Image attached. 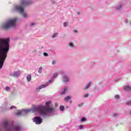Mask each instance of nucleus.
<instances>
[{
	"label": "nucleus",
	"instance_id": "obj_1",
	"mask_svg": "<svg viewBox=\"0 0 131 131\" xmlns=\"http://www.w3.org/2000/svg\"><path fill=\"white\" fill-rule=\"evenodd\" d=\"M10 38L0 39V69L3 68L10 50Z\"/></svg>",
	"mask_w": 131,
	"mask_h": 131
},
{
	"label": "nucleus",
	"instance_id": "obj_2",
	"mask_svg": "<svg viewBox=\"0 0 131 131\" xmlns=\"http://www.w3.org/2000/svg\"><path fill=\"white\" fill-rule=\"evenodd\" d=\"M51 103L52 101H51L46 102V106L41 105L36 106L34 105L32 106L31 109L27 110L26 112L27 113H29V112H32V113H33V112H39L41 115H47L48 113H51V112H53L54 110H55V108L53 107H50V105H51Z\"/></svg>",
	"mask_w": 131,
	"mask_h": 131
},
{
	"label": "nucleus",
	"instance_id": "obj_3",
	"mask_svg": "<svg viewBox=\"0 0 131 131\" xmlns=\"http://www.w3.org/2000/svg\"><path fill=\"white\" fill-rule=\"evenodd\" d=\"M16 22H17V18L9 19L5 24L2 25V28L7 30L9 28L15 27L16 26Z\"/></svg>",
	"mask_w": 131,
	"mask_h": 131
},
{
	"label": "nucleus",
	"instance_id": "obj_4",
	"mask_svg": "<svg viewBox=\"0 0 131 131\" xmlns=\"http://www.w3.org/2000/svg\"><path fill=\"white\" fill-rule=\"evenodd\" d=\"M20 6H16V9L17 11H18L20 14H22L23 12H24V9H23V7H25V6H28V5H30L31 3L29 0H21L20 1Z\"/></svg>",
	"mask_w": 131,
	"mask_h": 131
},
{
	"label": "nucleus",
	"instance_id": "obj_5",
	"mask_svg": "<svg viewBox=\"0 0 131 131\" xmlns=\"http://www.w3.org/2000/svg\"><path fill=\"white\" fill-rule=\"evenodd\" d=\"M3 124L7 131H20L21 129V127L19 125L16 126L12 128H10L9 123H8V121H4Z\"/></svg>",
	"mask_w": 131,
	"mask_h": 131
},
{
	"label": "nucleus",
	"instance_id": "obj_6",
	"mask_svg": "<svg viewBox=\"0 0 131 131\" xmlns=\"http://www.w3.org/2000/svg\"><path fill=\"white\" fill-rule=\"evenodd\" d=\"M33 122H35L36 124H41L42 123V119L40 117H35L33 119Z\"/></svg>",
	"mask_w": 131,
	"mask_h": 131
},
{
	"label": "nucleus",
	"instance_id": "obj_7",
	"mask_svg": "<svg viewBox=\"0 0 131 131\" xmlns=\"http://www.w3.org/2000/svg\"><path fill=\"white\" fill-rule=\"evenodd\" d=\"M47 86H48V83L41 85L39 86L38 88L37 89L36 91L37 92H38V90H41V89H43Z\"/></svg>",
	"mask_w": 131,
	"mask_h": 131
},
{
	"label": "nucleus",
	"instance_id": "obj_8",
	"mask_svg": "<svg viewBox=\"0 0 131 131\" xmlns=\"http://www.w3.org/2000/svg\"><path fill=\"white\" fill-rule=\"evenodd\" d=\"M20 75V72H14L12 74V76L17 77Z\"/></svg>",
	"mask_w": 131,
	"mask_h": 131
},
{
	"label": "nucleus",
	"instance_id": "obj_9",
	"mask_svg": "<svg viewBox=\"0 0 131 131\" xmlns=\"http://www.w3.org/2000/svg\"><path fill=\"white\" fill-rule=\"evenodd\" d=\"M71 98H72L71 96H69L64 98V101H66V102H68V101L69 100H70V99H71Z\"/></svg>",
	"mask_w": 131,
	"mask_h": 131
},
{
	"label": "nucleus",
	"instance_id": "obj_10",
	"mask_svg": "<svg viewBox=\"0 0 131 131\" xmlns=\"http://www.w3.org/2000/svg\"><path fill=\"white\" fill-rule=\"evenodd\" d=\"M63 81L64 82H67V81H69V79L66 76H64Z\"/></svg>",
	"mask_w": 131,
	"mask_h": 131
},
{
	"label": "nucleus",
	"instance_id": "obj_11",
	"mask_svg": "<svg viewBox=\"0 0 131 131\" xmlns=\"http://www.w3.org/2000/svg\"><path fill=\"white\" fill-rule=\"evenodd\" d=\"M27 79L28 81H30L31 80V75H28L27 76Z\"/></svg>",
	"mask_w": 131,
	"mask_h": 131
},
{
	"label": "nucleus",
	"instance_id": "obj_12",
	"mask_svg": "<svg viewBox=\"0 0 131 131\" xmlns=\"http://www.w3.org/2000/svg\"><path fill=\"white\" fill-rule=\"evenodd\" d=\"M91 83H92V82H89L88 83V84L86 85L85 88H84V90H88L89 88H90V85H91Z\"/></svg>",
	"mask_w": 131,
	"mask_h": 131
},
{
	"label": "nucleus",
	"instance_id": "obj_13",
	"mask_svg": "<svg viewBox=\"0 0 131 131\" xmlns=\"http://www.w3.org/2000/svg\"><path fill=\"white\" fill-rule=\"evenodd\" d=\"M67 91V87H65L63 89V91L61 92V95H65V93H66Z\"/></svg>",
	"mask_w": 131,
	"mask_h": 131
},
{
	"label": "nucleus",
	"instance_id": "obj_14",
	"mask_svg": "<svg viewBox=\"0 0 131 131\" xmlns=\"http://www.w3.org/2000/svg\"><path fill=\"white\" fill-rule=\"evenodd\" d=\"M124 90L126 91H129L130 90H131V88L128 86H126L124 87Z\"/></svg>",
	"mask_w": 131,
	"mask_h": 131
},
{
	"label": "nucleus",
	"instance_id": "obj_15",
	"mask_svg": "<svg viewBox=\"0 0 131 131\" xmlns=\"http://www.w3.org/2000/svg\"><path fill=\"white\" fill-rule=\"evenodd\" d=\"M64 107L63 105H60V111H64Z\"/></svg>",
	"mask_w": 131,
	"mask_h": 131
},
{
	"label": "nucleus",
	"instance_id": "obj_16",
	"mask_svg": "<svg viewBox=\"0 0 131 131\" xmlns=\"http://www.w3.org/2000/svg\"><path fill=\"white\" fill-rule=\"evenodd\" d=\"M57 35H58V33H54L52 36V38H55Z\"/></svg>",
	"mask_w": 131,
	"mask_h": 131
},
{
	"label": "nucleus",
	"instance_id": "obj_17",
	"mask_svg": "<svg viewBox=\"0 0 131 131\" xmlns=\"http://www.w3.org/2000/svg\"><path fill=\"white\" fill-rule=\"evenodd\" d=\"M42 70V67H40L38 70V73H41Z\"/></svg>",
	"mask_w": 131,
	"mask_h": 131
},
{
	"label": "nucleus",
	"instance_id": "obj_18",
	"mask_svg": "<svg viewBox=\"0 0 131 131\" xmlns=\"http://www.w3.org/2000/svg\"><path fill=\"white\" fill-rule=\"evenodd\" d=\"M56 76H58V74L57 73H55L53 74V78H55V77H56Z\"/></svg>",
	"mask_w": 131,
	"mask_h": 131
},
{
	"label": "nucleus",
	"instance_id": "obj_19",
	"mask_svg": "<svg viewBox=\"0 0 131 131\" xmlns=\"http://www.w3.org/2000/svg\"><path fill=\"white\" fill-rule=\"evenodd\" d=\"M85 120H86V119H85V118H82L81 119V121L82 122H83V121H85Z\"/></svg>",
	"mask_w": 131,
	"mask_h": 131
},
{
	"label": "nucleus",
	"instance_id": "obj_20",
	"mask_svg": "<svg viewBox=\"0 0 131 131\" xmlns=\"http://www.w3.org/2000/svg\"><path fill=\"white\" fill-rule=\"evenodd\" d=\"M127 105H131V100H129L127 102Z\"/></svg>",
	"mask_w": 131,
	"mask_h": 131
},
{
	"label": "nucleus",
	"instance_id": "obj_21",
	"mask_svg": "<svg viewBox=\"0 0 131 131\" xmlns=\"http://www.w3.org/2000/svg\"><path fill=\"white\" fill-rule=\"evenodd\" d=\"M10 87L7 86L6 88V91H7V92H9L10 91Z\"/></svg>",
	"mask_w": 131,
	"mask_h": 131
},
{
	"label": "nucleus",
	"instance_id": "obj_22",
	"mask_svg": "<svg viewBox=\"0 0 131 131\" xmlns=\"http://www.w3.org/2000/svg\"><path fill=\"white\" fill-rule=\"evenodd\" d=\"M119 98H120V96H119V95H116L115 96V99H116L117 100L119 99Z\"/></svg>",
	"mask_w": 131,
	"mask_h": 131
},
{
	"label": "nucleus",
	"instance_id": "obj_23",
	"mask_svg": "<svg viewBox=\"0 0 131 131\" xmlns=\"http://www.w3.org/2000/svg\"><path fill=\"white\" fill-rule=\"evenodd\" d=\"M23 15L24 18H26V17H27V14H26V13H23Z\"/></svg>",
	"mask_w": 131,
	"mask_h": 131
},
{
	"label": "nucleus",
	"instance_id": "obj_24",
	"mask_svg": "<svg viewBox=\"0 0 131 131\" xmlns=\"http://www.w3.org/2000/svg\"><path fill=\"white\" fill-rule=\"evenodd\" d=\"M17 115H22V113L21 112H18L17 114Z\"/></svg>",
	"mask_w": 131,
	"mask_h": 131
},
{
	"label": "nucleus",
	"instance_id": "obj_25",
	"mask_svg": "<svg viewBox=\"0 0 131 131\" xmlns=\"http://www.w3.org/2000/svg\"><path fill=\"white\" fill-rule=\"evenodd\" d=\"M79 127L80 129H81L82 128H83V126H82V125H80Z\"/></svg>",
	"mask_w": 131,
	"mask_h": 131
},
{
	"label": "nucleus",
	"instance_id": "obj_26",
	"mask_svg": "<svg viewBox=\"0 0 131 131\" xmlns=\"http://www.w3.org/2000/svg\"><path fill=\"white\" fill-rule=\"evenodd\" d=\"M63 26H64V27H66L67 26V23H63Z\"/></svg>",
	"mask_w": 131,
	"mask_h": 131
},
{
	"label": "nucleus",
	"instance_id": "obj_27",
	"mask_svg": "<svg viewBox=\"0 0 131 131\" xmlns=\"http://www.w3.org/2000/svg\"><path fill=\"white\" fill-rule=\"evenodd\" d=\"M43 55L45 56V57H47V56H48V53H46V52H44L43 53Z\"/></svg>",
	"mask_w": 131,
	"mask_h": 131
},
{
	"label": "nucleus",
	"instance_id": "obj_28",
	"mask_svg": "<svg viewBox=\"0 0 131 131\" xmlns=\"http://www.w3.org/2000/svg\"><path fill=\"white\" fill-rule=\"evenodd\" d=\"M70 47H73V43H70Z\"/></svg>",
	"mask_w": 131,
	"mask_h": 131
},
{
	"label": "nucleus",
	"instance_id": "obj_29",
	"mask_svg": "<svg viewBox=\"0 0 131 131\" xmlns=\"http://www.w3.org/2000/svg\"><path fill=\"white\" fill-rule=\"evenodd\" d=\"M52 64L54 65V64H56V61L55 60H53L52 61Z\"/></svg>",
	"mask_w": 131,
	"mask_h": 131
},
{
	"label": "nucleus",
	"instance_id": "obj_30",
	"mask_svg": "<svg viewBox=\"0 0 131 131\" xmlns=\"http://www.w3.org/2000/svg\"><path fill=\"white\" fill-rule=\"evenodd\" d=\"M83 105V103H81L80 104H79L78 106L79 107H81Z\"/></svg>",
	"mask_w": 131,
	"mask_h": 131
},
{
	"label": "nucleus",
	"instance_id": "obj_31",
	"mask_svg": "<svg viewBox=\"0 0 131 131\" xmlns=\"http://www.w3.org/2000/svg\"><path fill=\"white\" fill-rule=\"evenodd\" d=\"M14 108H15V106L12 105V106H11L10 109H14Z\"/></svg>",
	"mask_w": 131,
	"mask_h": 131
},
{
	"label": "nucleus",
	"instance_id": "obj_32",
	"mask_svg": "<svg viewBox=\"0 0 131 131\" xmlns=\"http://www.w3.org/2000/svg\"><path fill=\"white\" fill-rule=\"evenodd\" d=\"M88 96H89V94H85V95H84V97H85V98H86V97H88Z\"/></svg>",
	"mask_w": 131,
	"mask_h": 131
},
{
	"label": "nucleus",
	"instance_id": "obj_33",
	"mask_svg": "<svg viewBox=\"0 0 131 131\" xmlns=\"http://www.w3.org/2000/svg\"><path fill=\"white\" fill-rule=\"evenodd\" d=\"M34 25V23H32L31 24V26H33Z\"/></svg>",
	"mask_w": 131,
	"mask_h": 131
},
{
	"label": "nucleus",
	"instance_id": "obj_34",
	"mask_svg": "<svg viewBox=\"0 0 131 131\" xmlns=\"http://www.w3.org/2000/svg\"><path fill=\"white\" fill-rule=\"evenodd\" d=\"M48 82H49V83H50L51 82H52V80H49V81H48Z\"/></svg>",
	"mask_w": 131,
	"mask_h": 131
},
{
	"label": "nucleus",
	"instance_id": "obj_35",
	"mask_svg": "<svg viewBox=\"0 0 131 131\" xmlns=\"http://www.w3.org/2000/svg\"><path fill=\"white\" fill-rule=\"evenodd\" d=\"M74 32H77V30H74Z\"/></svg>",
	"mask_w": 131,
	"mask_h": 131
},
{
	"label": "nucleus",
	"instance_id": "obj_36",
	"mask_svg": "<svg viewBox=\"0 0 131 131\" xmlns=\"http://www.w3.org/2000/svg\"><path fill=\"white\" fill-rule=\"evenodd\" d=\"M125 22H126V23H127V22H128L127 19H126V20H125Z\"/></svg>",
	"mask_w": 131,
	"mask_h": 131
},
{
	"label": "nucleus",
	"instance_id": "obj_37",
	"mask_svg": "<svg viewBox=\"0 0 131 131\" xmlns=\"http://www.w3.org/2000/svg\"><path fill=\"white\" fill-rule=\"evenodd\" d=\"M55 106H58V103H55Z\"/></svg>",
	"mask_w": 131,
	"mask_h": 131
},
{
	"label": "nucleus",
	"instance_id": "obj_38",
	"mask_svg": "<svg viewBox=\"0 0 131 131\" xmlns=\"http://www.w3.org/2000/svg\"><path fill=\"white\" fill-rule=\"evenodd\" d=\"M70 103L71 104V103H72V101H70Z\"/></svg>",
	"mask_w": 131,
	"mask_h": 131
},
{
	"label": "nucleus",
	"instance_id": "obj_39",
	"mask_svg": "<svg viewBox=\"0 0 131 131\" xmlns=\"http://www.w3.org/2000/svg\"><path fill=\"white\" fill-rule=\"evenodd\" d=\"M80 13L79 12H78V14L79 15Z\"/></svg>",
	"mask_w": 131,
	"mask_h": 131
},
{
	"label": "nucleus",
	"instance_id": "obj_40",
	"mask_svg": "<svg viewBox=\"0 0 131 131\" xmlns=\"http://www.w3.org/2000/svg\"><path fill=\"white\" fill-rule=\"evenodd\" d=\"M120 7H121V5H120Z\"/></svg>",
	"mask_w": 131,
	"mask_h": 131
}]
</instances>
